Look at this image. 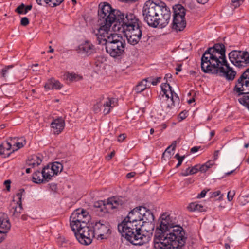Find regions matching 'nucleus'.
<instances>
[{
  "label": "nucleus",
  "instance_id": "nucleus-1",
  "mask_svg": "<svg viewBox=\"0 0 249 249\" xmlns=\"http://www.w3.org/2000/svg\"><path fill=\"white\" fill-rule=\"evenodd\" d=\"M183 228L173 222L169 215L162 214L157 227L154 238L156 249L180 248L184 245L186 237Z\"/></svg>",
  "mask_w": 249,
  "mask_h": 249
},
{
  "label": "nucleus",
  "instance_id": "nucleus-2",
  "mask_svg": "<svg viewBox=\"0 0 249 249\" xmlns=\"http://www.w3.org/2000/svg\"><path fill=\"white\" fill-rule=\"evenodd\" d=\"M201 68L204 73L218 74L228 80H233L236 74L229 66L225 56V47L222 43L208 48L201 59Z\"/></svg>",
  "mask_w": 249,
  "mask_h": 249
},
{
  "label": "nucleus",
  "instance_id": "nucleus-3",
  "mask_svg": "<svg viewBox=\"0 0 249 249\" xmlns=\"http://www.w3.org/2000/svg\"><path fill=\"white\" fill-rule=\"evenodd\" d=\"M121 11L113 9L109 4L99 5L98 10V23L100 27L98 29L95 36L100 35L105 36V35L111 32L110 27L113 23H119L120 18Z\"/></svg>",
  "mask_w": 249,
  "mask_h": 249
},
{
  "label": "nucleus",
  "instance_id": "nucleus-4",
  "mask_svg": "<svg viewBox=\"0 0 249 249\" xmlns=\"http://www.w3.org/2000/svg\"><path fill=\"white\" fill-rule=\"evenodd\" d=\"M99 44L106 46V52L111 57H120L124 52L126 43L121 36L110 32L103 36H96Z\"/></svg>",
  "mask_w": 249,
  "mask_h": 249
},
{
  "label": "nucleus",
  "instance_id": "nucleus-5",
  "mask_svg": "<svg viewBox=\"0 0 249 249\" xmlns=\"http://www.w3.org/2000/svg\"><path fill=\"white\" fill-rule=\"evenodd\" d=\"M118 229L122 236L135 245H142L149 241V237L140 232L141 227L124 220L118 225Z\"/></svg>",
  "mask_w": 249,
  "mask_h": 249
},
{
  "label": "nucleus",
  "instance_id": "nucleus-6",
  "mask_svg": "<svg viewBox=\"0 0 249 249\" xmlns=\"http://www.w3.org/2000/svg\"><path fill=\"white\" fill-rule=\"evenodd\" d=\"M162 94H160L158 98L160 100L161 106L162 109L167 114L171 115L172 110L176 105H178L179 98L178 94L172 89L169 84L165 83L161 85Z\"/></svg>",
  "mask_w": 249,
  "mask_h": 249
},
{
  "label": "nucleus",
  "instance_id": "nucleus-7",
  "mask_svg": "<svg viewBox=\"0 0 249 249\" xmlns=\"http://www.w3.org/2000/svg\"><path fill=\"white\" fill-rule=\"evenodd\" d=\"M125 203L124 198L113 196L108 198L106 203L102 201L96 202L94 207L96 208V211L99 213V214L102 215L104 213H110L111 210L121 208Z\"/></svg>",
  "mask_w": 249,
  "mask_h": 249
},
{
  "label": "nucleus",
  "instance_id": "nucleus-8",
  "mask_svg": "<svg viewBox=\"0 0 249 249\" xmlns=\"http://www.w3.org/2000/svg\"><path fill=\"white\" fill-rule=\"evenodd\" d=\"M162 13V15L143 16L144 21L150 27L164 28L167 25L170 19L171 12L170 9H165Z\"/></svg>",
  "mask_w": 249,
  "mask_h": 249
},
{
  "label": "nucleus",
  "instance_id": "nucleus-9",
  "mask_svg": "<svg viewBox=\"0 0 249 249\" xmlns=\"http://www.w3.org/2000/svg\"><path fill=\"white\" fill-rule=\"evenodd\" d=\"M232 92L238 98L249 93V68L236 81Z\"/></svg>",
  "mask_w": 249,
  "mask_h": 249
},
{
  "label": "nucleus",
  "instance_id": "nucleus-10",
  "mask_svg": "<svg viewBox=\"0 0 249 249\" xmlns=\"http://www.w3.org/2000/svg\"><path fill=\"white\" fill-rule=\"evenodd\" d=\"M90 219L89 213L84 209H77L70 217V226L72 231L77 230L78 228L88 224Z\"/></svg>",
  "mask_w": 249,
  "mask_h": 249
},
{
  "label": "nucleus",
  "instance_id": "nucleus-11",
  "mask_svg": "<svg viewBox=\"0 0 249 249\" xmlns=\"http://www.w3.org/2000/svg\"><path fill=\"white\" fill-rule=\"evenodd\" d=\"M165 9L169 8L164 2L159 0H148L143 7L142 15H162Z\"/></svg>",
  "mask_w": 249,
  "mask_h": 249
},
{
  "label": "nucleus",
  "instance_id": "nucleus-12",
  "mask_svg": "<svg viewBox=\"0 0 249 249\" xmlns=\"http://www.w3.org/2000/svg\"><path fill=\"white\" fill-rule=\"evenodd\" d=\"M72 231L77 240L83 245H89L94 237V232L91 224H86L85 226L78 228L77 230Z\"/></svg>",
  "mask_w": 249,
  "mask_h": 249
},
{
  "label": "nucleus",
  "instance_id": "nucleus-13",
  "mask_svg": "<svg viewBox=\"0 0 249 249\" xmlns=\"http://www.w3.org/2000/svg\"><path fill=\"white\" fill-rule=\"evenodd\" d=\"M229 58L236 67L245 68L249 64V52L233 50L229 53Z\"/></svg>",
  "mask_w": 249,
  "mask_h": 249
},
{
  "label": "nucleus",
  "instance_id": "nucleus-14",
  "mask_svg": "<svg viewBox=\"0 0 249 249\" xmlns=\"http://www.w3.org/2000/svg\"><path fill=\"white\" fill-rule=\"evenodd\" d=\"M94 237L101 239H107L111 233L110 225L108 223L99 220L91 223Z\"/></svg>",
  "mask_w": 249,
  "mask_h": 249
},
{
  "label": "nucleus",
  "instance_id": "nucleus-15",
  "mask_svg": "<svg viewBox=\"0 0 249 249\" xmlns=\"http://www.w3.org/2000/svg\"><path fill=\"white\" fill-rule=\"evenodd\" d=\"M115 99L107 97L105 99L102 97L92 107V110L95 113L101 111V107H104L103 113L105 115L108 114L112 108L115 106Z\"/></svg>",
  "mask_w": 249,
  "mask_h": 249
},
{
  "label": "nucleus",
  "instance_id": "nucleus-16",
  "mask_svg": "<svg viewBox=\"0 0 249 249\" xmlns=\"http://www.w3.org/2000/svg\"><path fill=\"white\" fill-rule=\"evenodd\" d=\"M128 27V29L124 30L128 42L132 45H136L142 37V25H137V26H129Z\"/></svg>",
  "mask_w": 249,
  "mask_h": 249
},
{
  "label": "nucleus",
  "instance_id": "nucleus-17",
  "mask_svg": "<svg viewBox=\"0 0 249 249\" xmlns=\"http://www.w3.org/2000/svg\"><path fill=\"white\" fill-rule=\"evenodd\" d=\"M121 19L119 20V24L121 25L124 30L129 28V26H137L142 25L141 22L132 13L127 14L125 17L124 14L121 12Z\"/></svg>",
  "mask_w": 249,
  "mask_h": 249
},
{
  "label": "nucleus",
  "instance_id": "nucleus-18",
  "mask_svg": "<svg viewBox=\"0 0 249 249\" xmlns=\"http://www.w3.org/2000/svg\"><path fill=\"white\" fill-rule=\"evenodd\" d=\"M19 192L16 194V197H18V200L15 203V200H13V203L11 204V208L10 210V213H12V216L15 217L19 216L21 211L22 210V196L23 193L24 192V189H20Z\"/></svg>",
  "mask_w": 249,
  "mask_h": 249
},
{
  "label": "nucleus",
  "instance_id": "nucleus-19",
  "mask_svg": "<svg viewBox=\"0 0 249 249\" xmlns=\"http://www.w3.org/2000/svg\"><path fill=\"white\" fill-rule=\"evenodd\" d=\"M76 50L78 53L87 57H89L96 53L94 45L88 40H86L80 44Z\"/></svg>",
  "mask_w": 249,
  "mask_h": 249
},
{
  "label": "nucleus",
  "instance_id": "nucleus-20",
  "mask_svg": "<svg viewBox=\"0 0 249 249\" xmlns=\"http://www.w3.org/2000/svg\"><path fill=\"white\" fill-rule=\"evenodd\" d=\"M141 210L142 209L140 207L133 209L124 219L141 227V222L142 219Z\"/></svg>",
  "mask_w": 249,
  "mask_h": 249
},
{
  "label": "nucleus",
  "instance_id": "nucleus-21",
  "mask_svg": "<svg viewBox=\"0 0 249 249\" xmlns=\"http://www.w3.org/2000/svg\"><path fill=\"white\" fill-rule=\"evenodd\" d=\"M51 125L54 133L59 134L64 128L65 121L62 117H58L54 119L51 123Z\"/></svg>",
  "mask_w": 249,
  "mask_h": 249
},
{
  "label": "nucleus",
  "instance_id": "nucleus-22",
  "mask_svg": "<svg viewBox=\"0 0 249 249\" xmlns=\"http://www.w3.org/2000/svg\"><path fill=\"white\" fill-rule=\"evenodd\" d=\"M186 22L185 18L182 17H174L172 28L176 31H182L186 27Z\"/></svg>",
  "mask_w": 249,
  "mask_h": 249
},
{
  "label": "nucleus",
  "instance_id": "nucleus-23",
  "mask_svg": "<svg viewBox=\"0 0 249 249\" xmlns=\"http://www.w3.org/2000/svg\"><path fill=\"white\" fill-rule=\"evenodd\" d=\"M142 210H141V214L142 215V221L143 222L150 223L152 225V230L154 229V224H152L154 220V216L153 213L148 209H146L145 207H141Z\"/></svg>",
  "mask_w": 249,
  "mask_h": 249
},
{
  "label": "nucleus",
  "instance_id": "nucleus-24",
  "mask_svg": "<svg viewBox=\"0 0 249 249\" xmlns=\"http://www.w3.org/2000/svg\"><path fill=\"white\" fill-rule=\"evenodd\" d=\"M10 142H12V146L13 147L12 148H13L12 151L10 153L7 154V157H9L11 153L14 152L15 151H17V150L19 149L20 148L23 147L24 146V145H25L26 142L25 139L24 137H21L20 138H11L10 139Z\"/></svg>",
  "mask_w": 249,
  "mask_h": 249
},
{
  "label": "nucleus",
  "instance_id": "nucleus-25",
  "mask_svg": "<svg viewBox=\"0 0 249 249\" xmlns=\"http://www.w3.org/2000/svg\"><path fill=\"white\" fill-rule=\"evenodd\" d=\"M11 228V224L6 215L3 213H0V230L7 233Z\"/></svg>",
  "mask_w": 249,
  "mask_h": 249
},
{
  "label": "nucleus",
  "instance_id": "nucleus-26",
  "mask_svg": "<svg viewBox=\"0 0 249 249\" xmlns=\"http://www.w3.org/2000/svg\"><path fill=\"white\" fill-rule=\"evenodd\" d=\"M11 228V224L6 215L3 213H0V230L7 233Z\"/></svg>",
  "mask_w": 249,
  "mask_h": 249
},
{
  "label": "nucleus",
  "instance_id": "nucleus-27",
  "mask_svg": "<svg viewBox=\"0 0 249 249\" xmlns=\"http://www.w3.org/2000/svg\"><path fill=\"white\" fill-rule=\"evenodd\" d=\"M42 162L41 156L39 155H33L28 157L26 163L31 168H35L39 165Z\"/></svg>",
  "mask_w": 249,
  "mask_h": 249
},
{
  "label": "nucleus",
  "instance_id": "nucleus-28",
  "mask_svg": "<svg viewBox=\"0 0 249 249\" xmlns=\"http://www.w3.org/2000/svg\"><path fill=\"white\" fill-rule=\"evenodd\" d=\"M62 87L63 85L53 78L49 79L44 86V88L48 90L60 89Z\"/></svg>",
  "mask_w": 249,
  "mask_h": 249
},
{
  "label": "nucleus",
  "instance_id": "nucleus-29",
  "mask_svg": "<svg viewBox=\"0 0 249 249\" xmlns=\"http://www.w3.org/2000/svg\"><path fill=\"white\" fill-rule=\"evenodd\" d=\"M187 210L190 212H202L205 211V207L202 204L196 202H192L187 207Z\"/></svg>",
  "mask_w": 249,
  "mask_h": 249
},
{
  "label": "nucleus",
  "instance_id": "nucleus-30",
  "mask_svg": "<svg viewBox=\"0 0 249 249\" xmlns=\"http://www.w3.org/2000/svg\"><path fill=\"white\" fill-rule=\"evenodd\" d=\"M42 172L44 176L43 177L45 178V181H48L53 176L55 175L50 165H47L44 167Z\"/></svg>",
  "mask_w": 249,
  "mask_h": 249
},
{
  "label": "nucleus",
  "instance_id": "nucleus-31",
  "mask_svg": "<svg viewBox=\"0 0 249 249\" xmlns=\"http://www.w3.org/2000/svg\"><path fill=\"white\" fill-rule=\"evenodd\" d=\"M43 176L42 171L37 170L32 175V181L33 182L37 184L43 183L45 181V178Z\"/></svg>",
  "mask_w": 249,
  "mask_h": 249
},
{
  "label": "nucleus",
  "instance_id": "nucleus-32",
  "mask_svg": "<svg viewBox=\"0 0 249 249\" xmlns=\"http://www.w3.org/2000/svg\"><path fill=\"white\" fill-rule=\"evenodd\" d=\"M151 79V78H147L139 82L135 88L136 92L137 93H141L145 90L147 88L146 83Z\"/></svg>",
  "mask_w": 249,
  "mask_h": 249
},
{
  "label": "nucleus",
  "instance_id": "nucleus-33",
  "mask_svg": "<svg viewBox=\"0 0 249 249\" xmlns=\"http://www.w3.org/2000/svg\"><path fill=\"white\" fill-rule=\"evenodd\" d=\"M8 140L2 142L0 145V155H5V152L11 150L12 148V142Z\"/></svg>",
  "mask_w": 249,
  "mask_h": 249
},
{
  "label": "nucleus",
  "instance_id": "nucleus-34",
  "mask_svg": "<svg viewBox=\"0 0 249 249\" xmlns=\"http://www.w3.org/2000/svg\"><path fill=\"white\" fill-rule=\"evenodd\" d=\"M64 78L70 82L77 81L82 79V76L75 73L67 72L64 75Z\"/></svg>",
  "mask_w": 249,
  "mask_h": 249
},
{
  "label": "nucleus",
  "instance_id": "nucleus-35",
  "mask_svg": "<svg viewBox=\"0 0 249 249\" xmlns=\"http://www.w3.org/2000/svg\"><path fill=\"white\" fill-rule=\"evenodd\" d=\"M174 17H182L185 18V8L180 4L177 5L175 8H174Z\"/></svg>",
  "mask_w": 249,
  "mask_h": 249
},
{
  "label": "nucleus",
  "instance_id": "nucleus-36",
  "mask_svg": "<svg viewBox=\"0 0 249 249\" xmlns=\"http://www.w3.org/2000/svg\"><path fill=\"white\" fill-rule=\"evenodd\" d=\"M238 102L249 110V93L238 99Z\"/></svg>",
  "mask_w": 249,
  "mask_h": 249
},
{
  "label": "nucleus",
  "instance_id": "nucleus-37",
  "mask_svg": "<svg viewBox=\"0 0 249 249\" xmlns=\"http://www.w3.org/2000/svg\"><path fill=\"white\" fill-rule=\"evenodd\" d=\"M50 166L55 175H57L58 173L61 172L63 169L62 164L57 162L52 163Z\"/></svg>",
  "mask_w": 249,
  "mask_h": 249
},
{
  "label": "nucleus",
  "instance_id": "nucleus-38",
  "mask_svg": "<svg viewBox=\"0 0 249 249\" xmlns=\"http://www.w3.org/2000/svg\"><path fill=\"white\" fill-rule=\"evenodd\" d=\"M13 67V65H8L5 66L1 72V76L4 79H6L10 74V69Z\"/></svg>",
  "mask_w": 249,
  "mask_h": 249
},
{
  "label": "nucleus",
  "instance_id": "nucleus-39",
  "mask_svg": "<svg viewBox=\"0 0 249 249\" xmlns=\"http://www.w3.org/2000/svg\"><path fill=\"white\" fill-rule=\"evenodd\" d=\"M238 202L242 206L248 203L249 202V195L240 196L238 198Z\"/></svg>",
  "mask_w": 249,
  "mask_h": 249
},
{
  "label": "nucleus",
  "instance_id": "nucleus-40",
  "mask_svg": "<svg viewBox=\"0 0 249 249\" xmlns=\"http://www.w3.org/2000/svg\"><path fill=\"white\" fill-rule=\"evenodd\" d=\"M213 165V163H212L211 161L207 162L202 165H199V171L203 173L206 172L208 169L211 168Z\"/></svg>",
  "mask_w": 249,
  "mask_h": 249
},
{
  "label": "nucleus",
  "instance_id": "nucleus-41",
  "mask_svg": "<svg viewBox=\"0 0 249 249\" xmlns=\"http://www.w3.org/2000/svg\"><path fill=\"white\" fill-rule=\"evenodd\" d=\"M64 0H50V7H54L59 5Z\"/></svg>",
  "mask_w": 249,
  "mask_h": 249
},
{
  "label": "nucleus",
  "instance_id": "nucleus-42",
  "mask_svg": "<svg viewBox=\"0 0 249 249\" xmlns=\"http://www.w3.org/2000/svg\"><path fill=\"white\" fill-rule=\"evenodd\" d=\"M175 157L178 160V163H177V164L176 165V167L178 168L181 165L182 162L184 159L185 158V156H180L178 153H177L175 155Z\"/></svg>",
  "mask_w": 249,
  "mask_h": 249
},
{
  "label": "nucleus",
  "instance_id": "nucleus-43",
  "mask_svg": "<svg viewBox=\"0 0 249 249\" xmlns=\"http://www.w3.org/2000/svg\"><path fill=\"white\" fill-rule=\"evenodd\" d=\"M244 0H231V4L234 8L238 7Z\"/></svg>",
  "mask_w": 249,
  "mask_h": 249
},
{
  "label": "nucleus",
  "instance_id": "nucleus-44",
  "mask_svg": "<svg viewBox=\"0 0 249 249\" xmlns=\"http://www.w3.org/2000/svg\"><path fill=\"white\" fill-rule=\"evenodd\" d=\"M25 8V5L23 3H21L19 6H18L15 11L18 14H23Z\"/></svg>",
  "mask_w": 249,
  "mask_h": 249
},
{
  "label": "nucleus",
  "instance_id": "nucleus-45",
  "mask_svg": "<svg viewBox=\"0 0 249 249\" xmlns=\"http://www.w3.org/2000/svg\"><path fill=\"white\" fill-rule=\"evenodd\" d=\"M150 78L151 79L148 80V82L151 83L153 85H156L158 83L160 82L161 80V77H157L156 78Z\"/></svg>",
  "mask_w": 249,
  "mask_h": 249
},
{
  "label": "nucleus",
  "instance_id": "nucleus-46",
  "mask_svg": "<svg viewBox=\"0 0 249 249\" xmlns=\"http://www.w3.org/2000/svg\"><path fill=\"white\" fill-rule=\"evenodd\" d=\"M235 194L234 190L229 191L227 195V198L229 201L232 200Z\"/></svg>",
  "mask_w": 249,
  "mask_h": 249
},
{
  "label": "nucleus",
  "instance_id": "nucleus-47",
  "mask_svg": "<svg viewBox=\"0 0 249 249\" xmlns=\"http://www.w3.org/2000/svg\"><path fill=\"white\" fill-rule=\"evenodd\" d=\"M191 173L190 171V168H187L184 170H183L180 173V175L181 176H187L188 175H191Z\"/></svg>",
  "mask_w": 249,
  "mask_h": 249
},
{
  "label": "nucleus",
  "instance_id": "nucleus-48",
  "mask_svg": "<svg viewBox=\"0 0 249 249\" xmlns=\"http://www.w3.org/2000/svg\"><path fill=\"white\" fill-rule=\"evenodd\" d=\"M29 23V21L27 17L22 18L21 19L20 24L21 25L26 26Z\"/></svg>",
  "mask_w": 249,
  "mask_h": 249
},
{
  "label": "nucleus",
  "instance_id": "nucleus-49",
  "mask_svg": "<svg viewBox=\"0 0 249 249\" xmlns=\"http://www.w3.org/2000/svg\"><path fill=\"white\" fill-rule=\"evenodd\" d=\"M190 171L191 175L196 173L198 171H199V165H196L192 167L191 168H190Z\"/></svg>",
  "mask_w": 249,
  "mask_h": 249
},
{
  "label": "nucleus",
  "instance_id": "nucleus-50",
  "mask_svg": "<svg viewBox=\"0 0 249 249\" xmlns=\"http://www.w3.org/2000/svg\"><path fill=\"white\" fill-rule=\"evenodd\" d=\"M36 1L39 5H42L43 3H44L50 7V0H36Z\"/></svg>",
  "mask_w": 249,
  "mask_h": 249
},
{
  "label": "nucleus",
  "instance_id": "nucleus-51",
  "mask_svg": "<svg viewBox=\"0 0 249 249\" xmlns=\"http://www.w3.org/2000/svg\"><path fill=\"white\" fill-rule=\"evenodd\" d=\"M6 236V233L0 230V243L2 242Z\"/></svg>",
  "mask_w": 249,
  "mask_h": 249
},
{
  "label": "nucleus",
  "instance_id": "nucleus-52",
  "mask_svg": "<svg viewBox=\"0 0 249 249\" xmlns=\"http://www.w3.org/2000/svg\"><path fill=\"white\" fill-rule=\"evenodd\" d=\"M10 183L11 181L10 180H6L4 182V184L5 185L6 189L8 191H9L10 190Z\"/></svg>",
  "mask_w": 249,
  "mask_h": 249
},
{
  "label": "nucleus",
  "instance_id": "nucleus-53",
  "mask_svg": "<svg viewBox=\"0 0 249 249\" xmlns=\"http://www.w3.org/2000/svg\"><path fill=\"white\" fill-rule=\"evenodd\" d=\"M126 138L125 134H120L118 138V141L120 142H123Z\"/></svg>",
  "mask_w": 249,
  "mask_h": 249
},
{
  "label": "nucleus",
  "instance_id": "nucleus-54",
  "mask_svg": "<svg viewBox=\"0 0 249 249\" xmlns=\"http://www.w3.org/2000/svg\"><path fill=\"white\" fill-rule=\"evenodd\" d=\"M206 193L207 192L205 190H202L201 193L198 195L197 198H201L204 197L205 196Z\"/></svg>",
  "mask_w": 249,
  "mask_h": 249
},
{
  "label": "nucleus",
  "instance_id": "nucleus-55",
  "mask_svg": "<svg viewBox=\"0 0 249 249\" xmlns=\"http://www.w3.org/2000/svg\"><path fill=\"white\" fill-rule=\"evenodd\" d=\"M200 148V147H197V146H194L193 147H192L191 150H190V152L191 153H195V152H196L198 151V150Z\"/></svg>",
  "mask_w": 249,
  "mask_h": 249
},
{
  "label": "nucleus",
  "instance_id": "nucleus-56",
  "mask_svg": "<svg viewBox=\"0 0 249 249\" xmlns=\"http://www.w3.org/2000/svg\"><path fill=\"white\" fill-rule=\"evenodd\" d=\"M32 8V5H27L26 7L25 6L24 11L23 14H26L28 11L31 10Z\"/></svg>",
  "mask_w": 249,
  "mask_h": 249
},
{
  "label": "nucleus",
  "instance_id": "nucleus-57",
  "mask_svg": "<svg viewBox=\"0 0 249 249\" xmlns=\"http://www.w3.org/2000/svg\"><path fill=\"white\" fill-rule=\"evenodd\" d=\"M171 146H172L173 147V150H174L175 149V147L176 146V141H174L172 145L170 146H169L165 150V152H167L168 151V150L170 149V147Z\"/></svg>",
  "mask_w": 249,
  "mask_h": 249
},
{
  "label": "nucleus",
  "instance_id": "nucleus-58",
  "mask_svg": "<svg viewBox=\"0 0 249 249\" xmlns=\"http://www.w3.org/2000/svg\"><path fill=\"white\" fill-rule=\"evenodd\" d=\"M135 174L136 173L135 172H130L126 175V177L128 178H130L133 177L135 175Z\"/></svg>",
  "mask_w": 249,
  "mask_h": 249
},
{
  "label": "nucleus",
  "instance_id": "nucleus-59",
  "mask_svg": "<svg viewBox=\"0 0 249 249\" xmlns=\"http://www.w3.org/2000/svg\"><path fill=\"white\" fill-rule=\"evenodd\" d=\"M219 150H216L214 153V159L216 160L218 158Z\"/></svg>",
  "mask_w": 249,
  "mask_h": 249
},
{
  "label": "nucleus",
  "instance_id": "nucleus-60",
  "mask_svg": "<svg viewBox=\"0 0 249 249\" xmlns=\"http://www.w3.org/2000/svg\"><path fill=\"white\" fill-rule=\"evenodd\" d=\"M220 191H215V192H213V196L214 197H216L218 196H219L220 195Z\"/></svg>",
  "mask_w": 249,
  "mask_h": 249
},
{
  "label": "nucleus",
  "instance_id": "nucleus-61",
  "mask_svg": "<svg viewBox=\"0 0 249 249\" xmlns=\"http://www.w3.org/2000/svg\"><path fill=\"white\" fill-rule=\"evenodd\" d=\"M179 117L182 120L184 119L186 117L185 114L183 112H182L179 114Z\"/></svg>",
  "mask_w": 249,
  "mask_h": 249
},
{
  "label": "nucleus",
  "instance_id": "nucleus-62",
  "mask_svg": "<svg viewBox=\"0 0 249 249\" xmlns=\"http://www.w3.org/2000/svg\"><path fill=\"white\" fill-rule=\"evenodd\" d=\"M196 0L198 3L204 4L207 3L209 0Z\"/></svg>",
  "mask_w": 249,
  "mask_h": 249
},
{
  "label": "nucleus",
  "instance_id": "nucleus-63",
  "mask_svg": "<svg viewBox=\"0 0 249 249\" xmlns=\"http://www.w3.org/2000/svg\"><path fill=\"white\" fill-rule=\"evenodd\" d=\"M176 70L177 71H181V66L178 65L177 66V67L176 68Z\"/></svg>",
  "mask_w": 249,
  "mask_h": 249
},
{
  "label": "nucleus",
  "instance_id": "nucleus-64",
  "mask_svg": "<svg viewBox=\"0 0 249 249\" xmlns=\"http://www.w3.org/2000/svg\"><path fill=\"white\" fill-rule=\"evenodd\" d=\"M172 77V75L171 74H166L164 77L165 79L171 78Z\"/></svg>",
  "mask_w": 249,
  "mask_h": 249
}]
</instances>
